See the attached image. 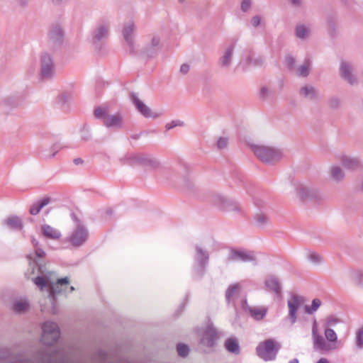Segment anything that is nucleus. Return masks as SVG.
I'll use <instances>...</instances> for the list:
<instances>
[{
    "instance_id": "1",
    "label": "nucleus",
    "mask_w": 363,
    "mask_h": 363,
    "mask_svg": "<svg viewBox=\"0 0 363 363\" xmlns=\"http://www.w3.org/2000/svg\"><path fill=\"white\" fill-rule=\"evenodd\" d=\"M33 282L41 290L45 287H48V297L52 306L48 311L51 314H56L57 313L55 296L63 292L69 294L74 290L73 286H69V281L67 277L59 279L55 283H53L47 276H38L33 279Z\"/></svg>"
},
{
    "instance_id": "2",
    "label": "nucleus",
    "mask_w": 363,
    "mask_h": 363,
    "mask_svg": "<svg viewBox=\"0 0 363 363\" xmlns=\"http://www.w3.org/2000/svg\"><path fill=\"white\" fill-rule=\"evenodd\" d=\"M281 345L274 339H267L261 342L256 348L257 354L265 362L273 361L276 359Z\"/></svg>"
},
{
    "instance_id": "3",
    "label": "nucleus",
    "mask_w": 363,
    "mask_h": 363,
    "mask_svg": "<svg viewBox=\"0 0 363 363\" xmlns=\"http://www.w3.org/2000/svg\"><path fill=\"white\" fill-rule=\"evenodd\" d=\"M252 150L257 157L264 163H274L283 157V152L273 147L254 145Z\"/></svg>"
},
{
    "instance_id": "4",
    "label": "nucleus",
    "mask_w": 363,
    "mask_h": 363,
    "mask_svg": "<svg viewBox=\"0 0 363 363\" xmlns=\"http://www.w3.org/2000/svg\"><path fill=\"white\" fill-rule=\"evenodd\" d=\"M325 337L322 336L316 348V351L323 353L330 352L341 347V342L338 340L337 335L330 328H325L324 330Z\"/></svg>"
},
{
    "instance_id": "5",
    "label": "nucleus",
    "mask_w": 363,
    "mask_h": 363,
    "mask_svg": "<svg viewBox=\"0 0 363 363\" xmlns=\"http://www.w3.org/2000/svg\"><path fill=\"white\" fill-rule=\"evenodd\" d=\"M41 341L47 345L55 344L60 336V330L57 323L52 321H46L42 325Z\"/></svg>"
},
{
    "instance_id": "6",
    "label": "nucleus",
    "mask_w": 363,
    "mask_h": 363,
    "mask_svg": "<svg viewBox=\"0 0 363 363\" xmlns=\"http://www.w3.org/2000/svg\"><path fill=\"white\" fill-rule=\"evenodd\" d=\"M194 259L196 267L194 269L195 275L201 277H202L207 267L209 261L208 252L200 245L195 246Z\"/></svg>"
},
{
    "instance_id": "7",
    "label": "nucleus",
    "mask_w": 363,
    "mask_h": 363,
    "mask_svg": "<svg viewBox=\"0 0 363 363\" xmlns=\"http://www.w3.org/2000/svg\"><path fill=\"white\" fill-rule=\"evenodd\" d=\"M110 23L108 21L100 20L91 33V42L96 46L99 47L105 40L109 34Z\"/></svg>"
},
{
    "instance_id": "8",
    "label": "nucleus",
    "mask_w": 363,
    "mask_h": 363,
    "mask_svg": "<svg viewBox=\"0 0 363 363\" xmlns=\"http://www.w3.org/2000/svg\"><path fill=\"white\" fill-rule=\"evenodd\" d=\"M304 298L297 294H292L287 301L289 313L287 318L291 325L297 320V311L304 303Z\"/></svg>"
},
{
    "instance_id": "9",
    "label": "nucleus",
    "mask_w": 363,
    "mask_h": 363,
    "mask_svg": "<svg viewBox=\"0 0 363 363\" xmlns=\"http://www.w3.org/2000/svg\"><path fill=\"white\" fill-rule=\"evenodd\" d=\"M298 196L303 201L319 202L323 199V194L315 189L300 184L296 189Z\"/></svg>"
},
{
    "instance_id": "10",
    "label": "nucleus",
    "mask_w": 363,
    "mask_h": 363,
    "mask_svg": "<svg viewBox=\"0 0 363 363\" xmlns=\"http://www.w3.org/2000/svg\"><path fill=\"white\" fill-rule=\"evenodd\" d=\"M88 236V231L84 226L80 223H77L76 228L67 240L72 246L77 247L82 245L86 241Z\"/></svg>"
},
{
    "instance_id": "11",
    "label": "nucleus",
    "mask_w": 363,
    "mask_h": 363,
    "mask_svg": "<svg viewBox=\"0 0 363 363\" xmlns=\"http://www.w3.org/2000/svg\"><path fill=\"white\" fill-rule=\"evenodd\" d=\"M0 363H33L23 354H15L8 347L0 348Z\"/></svg>"
},
{
    "instance_id": "12",
    "label": "nucleus",
    "mask_w": 363,
    "mask_h": 363,
    "mask_svg": "<svg viewBox=\"0 0 363 363\" xmlns=\"http://www.w3.org/2000/svg\"><path fill=\"white\" fill-rule=\"evenodd\" d=\"M40 75L43 79H49L54 74V62L52 56L48 52L40 55Z\"/></svg>"
},
{
    "instance_id": "13",
    "label": "nucleus",
    "mask_w": 363,
    "mask_h": 363,
    "mask_svg": "<svg viewBox=\"0 0 363 363\" xmlns=\"http://www.w3.org/2000/svg\"><path fill=\"white\" fill-rule=\"evenodd\" d=\"M212 202L219 208L225 211H237L241 210L239 203L230 199H227L220 194H215L212 197Z\"/></svg>"
},
{
    "instance_id": "14",
    "label": "nucleus",
    "mask_w": 363,
    "mask_h": 363,
    "mask_svg": "<svg viewBox=\"0 0 363 363\" xmlns=\"http://www.w3.org/2000/svg\"><path fill=\"white\" fill-rule=\"evenodd\" d=\"M132 103L135 105L136 109L145 118H157L160 113L152 112L151 109L142 101L137 94L133 93L130 96Z\"/></svg>"
},
{
    "instance_id": "15",
    "label": "nucleus",
    "mask_w": 363,
    "mask_h": 363,
    "mask_svg": "<svg viewBox=\"0 0 363 363\" xmlns=\"http://www.w3.org/2000/svg\"><path fill=\"white\" fill-rule=\"evenodd\" d=\"M227 259L229 262H247L255 261V258L252 252L236 249H232L230 250Z\"/></svg>"
},
{
    "instance_id": "16",
    "label": "nucleus",
    "mask_w": 363,
    "mask_h": 363,
    "mask_svg": "<svg viewBox=\"0 0 363 363\" xmlns=\"http://www.w3.org/2000/svg\"><path fill=\"white\" fill-rule=\"evenodd\" d=\"M235 42L230 43L223 50L222 56L218 60V65L221 68H229L233 62V54L235 48Z\"/></svg>"
},
{
    "instance_id": "17",
    "label": "nucleus",
    "mask_w": 363,
    "mask_h": 363,
    "mask_svg": "<svg viewBox=\"0 0 363 363\" xmlns=\"http://www.w3.org/2000/svg\"><path fill=\"white\" fill-rule=\"evenodd\" d=\"M219 337L220 334L216 329L213 326H208L203 332L201 342L208 347H212Z\"/></svg>"
},
{
    "instance_id": "18",
    "label": "nucleus",
    "mask_w": 363,
    "mask_h": 363,
    "mask_svg": "<svg viewBox=\"0 0 363 363\" xmlns=\"http://www.w3.org/2000/svg\"><path fill=\"white\" fill-rule=\"evenodd\" d=\"M340 72L342 78L350 84L357 83V79L354 74L353 66L347 62H342L340 67Z\"/></svg>"
},
{
    "instance_id": "19",
    "label": "nucleus",
    "mask_w": 363,
    "mask_h": 363,
    "mask_svg": "<svg viewBox=\"0 0 363 363\" xmlns=\"http://www.w3.org/2000/svg\"><path fill=\"white\" fill-rule=\"evenodd\" d=\"M135 30V25L133 21L128 20L124 23L122 30L123 36L131 50L133 49Z\"/></svg>"
},
{
    "instance_id": "20",
    "label": "nucleus",
    "mask_w": 363,
    "mask_h": 363,
    "mask_svg": "<svg viewBox=\"0 0 363 363\" xmlns=\"http://www.w3.org/2000/svg\"><path fill=\"white\" fill-rule=\"evenodd\" d=\"M64 33L60 26H52L48 32V41L52 46L59 45L63 40Z\"/></svg>"
},
{
    "instance_id": "21",
    "label": "nucleus",
    "mask_w": 363,
    "mask_h": 363,
    "mask_svg": "<svg viewBox=\"0 0 363 363\" xmlns=\"http://www.w3.org/2000/svg\"><path fill=\"white\" fill-rule=\"evenodd\" d=\"M103 124L108 128L121 129L124 127L123 116L120 113L109 115Z\"/></svg>"
},
{
    "instance_id": "22",
    "label": "nucleus",
    "mask_w": 363,
    "mask_h": 363,
    "mask_svg": "<svg viewBox=\"0 0 363 363\" xmlns=\"http://www.w3.org/2000/svg\"><path fill=\"white\" fill-rule=\"evenodd\" d=\"M42 363H64L67 356L63 350H58L52 354H46L41 357Z\"/></svg>"
},
{
    "instance_id": "23",
    "label": "nucleus",
    "mask_w": 363,
    "mask_h": 363,
    "mask_svg": "<svg viewBox=\"0 0 363 363\" xmlns=\"http://www.w3.org/2000/svg\"><path fill=\"white\" fill-rule=\"evenodd\" d=\"M299 94L301 97L309 101H315L319 99L318 90L311 84H306L301 87Z\"/></svg>"
},
{
    "instance_id": "24",
    "label": "nucleus",
    "mask_w": 363,
    "mask_h": 363,
    "mask_svg": "<svg viewBox=\"0 0 363 363\" xmlns=\"http://www.w3.org/2000/svg\"><path fill=\"white\" fill-rule=\"evenodd\" d=\"M29 308L30 303L26 298H17L12 302L11 309L15 313H25L29 310Z\"/></svg>"
},
{
    "instance_id": "25",
    "label": "nucleus",
    "mask_w": 363,
    "mask_h": 363,
    "mask_svg": "<svg viewBox=\"0 0 363 363\" xmlns=\"http://www.w3.org/2000/svg\"><path fill=\"white\" fill-rule=\"evenodd\" d=\"M243 308L256 320H262L267 312L266 307L250 306L246 301L244 302Z\"/></svg>"
},
{
    "instance_id": "26",
    "label": "nucleus",
    "mask_w": 363,
    "mask_h": 363,
    "mask_svg": "<svg viewBox=\"0 0 363 363\" xmlns=\"http://www.w3.org/2000/svg\"><path fill=\"white\" fill-rule=\"evenodd\" d=\"M339 160L342 165L348 169H355L361 166V161L358 157L342 155Z\"/></svg>"
},
{
    "instance_id": "27",
    "label": "nucleus",
    "mask_w": 363,
    "mask_h": 363,
    "mask_svg": "<svg viewBox=\"0 0 363 363\" xmlns=\"http://www.w3.org/2000/svg\"><path fill=\"white\" fill-rule=\"evenodd\" d=\"M264 285L268 291H273L277 295L281 294V284L275 276H269L264 281Z\"/></svg>"
},
{
    "instance_id": "28",
    "label": "nucleus",
    "mask_w": 363,
    "mask_h": 363,
    "mask_svg": "<svg viewBox=\"0 0 363 363\" xmlns=\"http://www.w3.org/2000/svg\"><path fill=\"white\" fill-rule=\"evenodd\" d=\"M41 230L43 235L50 240H58L62 235L60 230L47 224L42 225Z\"/></svg>"
},
{
    "instance_id": "29",
    "label": "nucleus",
    "mask_w": 363,
    "mask_h": 363,
    "mask_svg": "<svg viewBox=\"0 0 363 363\" xmlns=\"http://www.w3.org/2000/svg\"><path fill=\"white\" fill-rule=\"evenodd\" d=\"M160 44V38L158 36L154 35L151 39L150 43L145 49V54L148 57H152L159 50Z\"/></svg>"
},
{
    "instance_id": "30",
    "label": "nucleus",
    "mask_w": 363,
    "mask_h": 363,
    "mask_svg": "<svg viewBox=\"0 0 363 363\" xmlns=\"http://www.w3.org/2000/svg\"><path fill=\"white\" fill-rule=\"evenodd\" d=\"M140 165L156 169L160 167V163L156 158L143 153L140 160Z\"/></svg>"
},
{
    "instance_id": "31",
    "label": "nucleus",
    "mask_w": 363,
    "mask_h": 363,
    "mask_svg": "<svg viewBox=\"0 0 363 363\" xmlns=\"http://www.w3.org/2000/svg\"><path fill=\"white\" fill-rule=\"evenodd\" d=\"M4 224H5L9 228L13 230H21L23 228L22 220L16 216H12L5 219L4 220Z\"/></svg>"
},
{
    "instance_id": "32",
    "label": "nucleus",
    "mask_w": 363,
    "mask_h": 363,
    "mask_svg": "<svg viewBox=\"0 0 363 363\" xmlns=\"http://www.w3.org/2000/svg\"><path fill=\"white\" fill-rule=\"evenodd\" d=\"M329 173L330 178L335 182H340L345 177V173L341 167L337 165H332L330 167Z\"/></svg>"
},
{
    "instance_id": "33",
    "label": "nucleus",
    "mask_w": 363,
    "mask_h": 363,
    "mask_svg": "<svg viewBox=\"0 0 363 363\" xmlns=\"http://www.w3.org/2000/svg\"><path fill=\"white\" fill-rule=\"evenodd\" d=\"M51 201V199L50 197H45L42 200L37 201L36 203H34L33 205L30 206V213L33 216L37 215L40 210L49 204Z\"/></svg>"
},
{
    "instance_id": "34",
    "label": "nucleus",
    "mask_w": 363,
    "mask_h": 363,
    "mask_svg": "<svg viewBox=\"0 0 363 363\" xmlns=\"http://www.w3.org/2000/svg\"><path fill=\"white\" fill-rule=\"evenodd\" d=\"M142 154L143 153L127 155L123 159H121V162L123 164H128L132 166L140 165Z\"/></svg>"
},
{
    "instance_id": "35",
    "label": "nucleus",
    "mask_w": 363,
    "mask_h": 363,
    "mask_svg": "<svg viewBox=\"0 0 363 363\" xmlns=\"http://www.w3.org/2000/svg\"><path fill=\"white\" fill-rule=\"evenodd\" d=\"M311 61L309 58L304 60L303 63L296 69V74L298 77H306L310 74Z\"/></svg>"
},
{
    "instance_id": "36",
    "label": "nucleus",
    "mask_w": 363,
    "mask_h": 363,
    "mask_svg": "<svg viewBox=\"0 0 363 363\" xmlns=\"http://www.w3.org/2000/svg\"><path fill=\"white\" fill-rule=\"evenodd\" d=\"M295 33L297 38L300 39H306L311 33V29L304 24H298L296 26Z\"/></svg>"
},
{
    "instance_id": "37",
    "label": "nucleus",
    "mask_w": 363,
    "mask_h": 363,
    "mask_svg": "<svg viewBox=\"0 0 363 363\" xmlns=\"http://www.w3.org/2000/svg\"><path fill=\"white\" fill-rule=\"evenodd\" d=\"M240 285L238 284H234L228 288L225 293V298L228 303H230L240 292Z\"/></svg>"
},
{
    "instance_id": "38",
    "label": "nucleus",
    "mask_w": 363,
    "mask_h": 363,
    "mask_svg": "<svg viewBox=\"0 0 363 363\" xmlns=\"http://www.w3.org/2000/svg\"><path fill=\"white\" fill-rule=\"evenodd\" d=\"M226 350L232 353L238 354L240 352V346L237 340L234 338H228L225 342Z\"/></svg>"
},
{
    "instance_id": "39",
    "label": "nucleus",
    "mask_w": 363,
    "mask_h": 363,
    "mask_svg": "<svg viewBox=\"0 0 363 363\" xmlns=\"http://www.w3.org/2000/svg\"><path fill=\"white\" fill-rule=\"evenodd\" d=\"M312 339L313 348L316 350L319 342L322 340V335L318 332L317 322L315 320L313 321L312 325Z\"/></svg>"
},
{
    "instance_id": "40",
    "label": "nucleus",
    "mask_w": 363,
    "mask_h": 363,
    "mask_svg": "<svg viewBox=\"0 0 363 363\" xmlns=\"http://www.w3.org/2000/svg\"><path fill=\"white\" fill-rule=\"evenodd\" d=\"M350 279L358 286H363V272L359 270L351 271L349 274Z\"/></svg>"
},
{
    "instance_id": "41",
    "label": "nucleus",
    "mask_w": 363,
    "mask_h": 363,
    "mask_svg": "<svg viewBox=\"0 0 363 363\" xmlns=\"http://www.w3.org/2000/svg\"><path fill=\"white\" fill-rule=\"evenodd\" d=\"M94 114L96 118L101 119L104 123L105 121V118L109 116L108 108L106 106L96 107L94 109Z\"/></svg>"
},
{
    "instance_id": "42",
    "label": "nucleus",
    "mask_w": 363,
    "mask_h": 363,
    "mask_svg": "<svg viewBox=\"0 0 363 363\" xmlns=\"http://www.w3.org/2000/svg\"><path fill=\"white\" fill-rule=\"evenodd\" d=\"M62 146L58 144L55 143L52 145L50 150H45L43 157L45 159H50L55 156V155L61 150Z\"/></svg>"
},
{
    "instance_id": "43",
    "label": "nucleus",
    "mask_w": 363,
    "mask_h": 363,
    "mask_svg": "<svg viewBox=\"0 0 363 363\" xmlns=\"http://www.w3.org/2000/svg\"><path fill=\"white\" fill-rule=\"evenodd\" d=\"M321 306V301L318 298H314L312 301V303L311 306L306 305L305 306V311L308 314H313L315 312L318 308Z\"/></svg>"
},
{
    "instance_id": "44",
    "label": "nucleus",
    "mask_w": 363,
    "mask_h": 363,
    "mask_svg": "<svg viewBox=\"0 0 363 363\" xmlns=\"http://www.w3.org/2000/svg\"><path fill=\"white\" fill-rule=\"evenodd\" d=\"M31 242L34 247L35 256L38 258H42L45 257V252L40 247L38 241L35 238L33 237L31 238Z\"/></svg>"
},
{
    "instance_id": "45",
    "label": "nucleus",
    "mask_w": 363,
    "mask_h": 363,
    "mask_svg": "<svg viewBox=\"0 0 363 363\" xmlns=\"http://www.w3.org/2000/svg\"><path fill=\"white\" fill-rule=\"evenodd\" d=\"M308 259L313 264H318L323 262V257L318 253L311 252L308 255Z\"/></svg>"
},
{
    "instance_id": "46",
    "label": "nucleus",
    "mask_w": 363,
    "mask_h": 363,
    "mask_svg": "<svg viewBox=\"0 0 363 363\" xmlns=\"http://www.w3.org/2000/svg\"><path fill=\"white\" fill-rule=\"evenodd\" d=\"M255 220L257 224L259 226H264L266 223H267L269 220V218L263 214V213H258L255 216Z\"/></svg>"
},
{
    "instance_id": "47",
    "label": "nucleus",
    "mask_w": 363,
    "mask_h": 363,
    "mask_svg": "<svg viewBox=\"0 0 363 363\" xmlns=\"http://www.w3.org/2000/svg\"><path fill=\"white\" fill-rule=\"evenodd\" d=\"M177 349L179 355L183 357L187 356L189 352V347L184 344H178Z\"/></svg>"
},
{
    "instance_id": "48",
    "label": "nucleus",
    "mask_w": 363,
    "mask_h": 363,
    "mask_svg": "<svg viewBox=\"0 0 363 363\" xmlns=\"http://www.w3.org/2000/svg\"><path fill=\"white\" fill-rule=\"evenodd\" d=\"M263 62V60L261 57H254L253 56H249L246 58V63L248 65H255L258 66L262 65Z\"/></svg>"
},
{
    "instance_id": "49",
    "label": "nucleus",
    "mask_w": 363,
    "mask_h": 363,
    "mask_svg": "<svg viewBox=\"0 0 363 363\" xmlns=\"http://www.w3.org/2000/svg\"><path fill=\"white\" fill-rule=\"evenodd\" d=\"M184 125V123L183 121H180V120H174L169 123H167L165 125V128L167 130H169L175 127H177V126L182 127Z\"/></svg>"
},
{
    "instance_id": "50",
    "label": "nucleus",
    "mask_w": 363,
    "mask_h": 363,
    "mask_svg": "<svg viewBox=\"0 0 363 363\" xmlns=\"http://www.w3.org/2000/svg\"><path fill=\"white\" fill-rule=\"evenodd\" d=\"M228 145V139L225 137H220L217 140V147L219 150H223L227 147Z\"/></svg>"
},
{
    "instance_id": "51",
    "label": "nucleus",
    "mask_w": 363,
    "mask_h": 363,
    "mask_svg": "<svg viewBox=\"0 0 363 363\" xmlns=\"http://www.w3.org/2000/svg\"><path fill=\"white\" fill-rule=\"evenodd\" d=\"M4 103L6 106H11L13 107H17L20 105V102L16 100L14 97H8L4 99Z\"/></svg>"
},
{
    "instance_id": "52",
    "label": "nucleus",
    "mask_w": 363,
    "mask_h": 363,
    "mask_svg": "<svg viewBox=\"0 0 363 363\" xmlns=\"http://www.w3.org/2000/svg\"><path fill=\"white\" fill-rule=\"evenodd\" d=\"M357 346L363 348V328L360 329L357 334Z\"/></svg>"
},
{
    "instance_id": "53",
    "label": "nucleus",
    "mask_w": 363,
    "mask_h": 363,
    "mask_svg": "<svg viewBox=\"0 0 363 363\" xmlns=\"http://www.w3.org/2000/svg\"><path fill=\"white\" fill-rule=\"evenodd\" d=\"M339 320L334 316H330L327 318L325 323V328H330L332 326H335Z\"/></svg>"
},
{
    "instance_id": "54",
    "label": "nucleus",
    "mask_w": 363,
    "mask_h": 363,
    "mask_svg": "<svg viewBox=\"0 0 363 363\" xmlns=\"http://www.w3.org/2000/svg\"><path fill=\"white\" fill-rule=\"evenodd\" d=\"M328 104L333 108H337L340 104V100L337 97H332L329 99Z\"/></svg>"
},
{
    "instance_id": "55",
    "label": "nucleus",
    "mask_w": 363,
    "mask_h": 363,
    "mask_svg": "<svg viewBox=\"0 0 363 363\" xmlns=\"http://www.w3.org/2000/svg\"><path fill=\"white\" fill-rule=\"evenodd\" d=\"M250 7H251V1L250 0H242L241 10L243 12L247 11Z\"/></svg>"
},
{
    "instance_id": "56",
    "label": "nucleus",
    "mask_w": 363,
    "mask_h": 363,
    "mask_svg": "<svg viewBox=\"0 0 363 363\" xmlns=\"http://www.w3.org/2000/svg\"><path fill=\"white\" fill-rule=\"evenodd\" d=\"M251 25L257 28L258 27L261 23V17L259 16H255L251 18L250 21Z\"/></svg>"
},
{
    "instance_id": "57",
    "label": "nucleus",
    "mask_w": 363,
    "mask_h": 363,
    "mask_svg": "<svg viewBox=\"0 0 363 363\" xmlns=\"http://www.w3.org/2000/svg\"><path fill=\"white\" fill-rule=\"evenodd\" d=\"M295 59L292 56H287L286 57V64L288 68L292 69L295 65Z\"/></svg>"
},
{
    "instance_id": "58",
    "label": "nucleus",
    "mask_w": 363,
    "mask_h": 363,
    "mask_svg": "<svg viewBox=\"0 0 363 363\" xmlns=\"http://www.w3.org/2000/svg\"><path fill=\"white\" fill-rule=\"evenodd\" d=\"M269 93V90L268 88L264 87V86L262 87V89H260V92H259V96H260V98L264 99L268 96Z\"/></svg>"
},
{
    "instance_id": "59",
    "label": "nucleus",
    "mask_w": 363,
    "mask_h": 363,
    "mask_svg": "<svg viewBox=\"0 0 363 363\" xmlns=\"http://www.w3.org/2000/svg\"><path fill=\"white\" fill-rule=\"evenodd\" d=\"M189 69H190V66L188 64H183L180 67L179 72L182 74H186L189 72Z\"/></svg>"
},
{
    "instance_id": "60",
    "label": "nucleus",
    "mask_w": 363,
    "mask_h": 363,
    "mask_svg": "<svg viewBox=\"0 0 363 363\" xmlns=\"http://www.w3.org/2000/svg\"><path fill=\"white\" fill-rule=\"evenodd\" d=\"M91 138V134L89 130H84L82 134V139L84 140H88Z\"/></svg>"
},
{
    "instance_id": "61",
    "label": "nucleus",
    "mask_w": 363,
    "mask_h": 363,
    "mask_svg": "<svg viewBox=\"0 0 363 363\" xmlns=\"http://www.w3.org/2000/svg\"><path fill=\"white\" fill-rule=\"evenodd\" d=\"M255 204L257 207L261 208V207L264 206V205H265V202H264L262 199H256L255 200Z\"/></svg>"
},
{
    "instance_id": "62",
    "label": "nucleus",
    "mask_w": 363,
    "mask_h": 363,
    "mask_svg": "<svg viewBox=\"0 0 363 363\" xmlns=\"http://www.w3.org/2000/svg\"><path fill=\"white\" fill-rule=\"evenodd\" d=\"M294 6L298 7L301 5V0H290Z\"/></svg>"
},
{
    "instance_id": "63",
    "label": "nucleus",
    "mask_w": 363,
    "mask_h": 363,
    "mask_svg": "<svg viewBox=\"0 0 363 363\" xmlns=\"http://www.w3.org/2000/svg\"><path fill=\"white\" fill-rule=\"evenodd\" d=\"M66 0H51V2L55 6H60L63 4Z\"/></svg>"
},
{
    "instance_id": "64",
    "label": "nucleus",
    "mask_w": 363,
    "mask_h": 363,
    "mask_svg": "<svg viewBox=\"0 0 363 363\" xmlns=\"http://www.w3.org/2000/svg\"><path fill=\"white\" fill-rule=\"evenodd\" d=\"M316 363H330L325 358H320Z\"/></svg>"
}]
</instances>
